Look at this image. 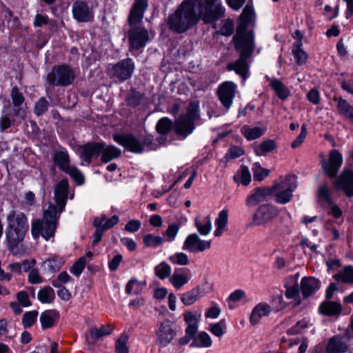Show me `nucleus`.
Listing matches in <instances>:
<instances>
[{"instance_id":"9b49d317","label":"nucleus","mask_w":353,"mask_h":353,"mask_svg":"<svg viewBox=\"0 0 353 353\" xmlns=\"http://www.w3.org/2000/svg\"><path fill=\"white\" fill-rule=\"evenodd\" d=\"M279 210L276 207L270 204L261 205L252 219V225H263L277 216Z\"/></svg>"},{"instance_id":"a18cd8bd","label":"nucleus","mask_w":353,"mask_h":353,"mask_svg":"<svg viewBox=\"0 0 353 353\" xmlns=\"http://www.w3.org/2000/svg\"><path fill=\"white\" fill-rule=\"evenodd\" d=\"M276 147V145L274 141L268 139L261 142L259 145L254 148V153L257 156H263L266 153L274 150Z\"/></svg>"},{"instance_id":"052dcab7","label":"nucleus","mask_w":353,"mask_h":353,"mask_svg":"<svg viewBox=\"0 0 353 353\" xmlns=\"http://www.w3.org/2000/svg\"><path fill=\"white\" fill-rule=\"evenodd\" d=\"M38 316V312L37 310H32L26 312L22 319V323L24 327H30L32 326L37 321Z\"/></svg>"},{"instance_id":"f03ea898","label":"nucleus","mask_w":353,"mask_h":353,"mask_svg":"<svg viewBox=\"0 0 353 353\" xmlns=\"http://www.w3.org/2000/svg\"><path fill=\"white\" fill-rule=\"evenodd\" d=\"M5 231L6 247L13 255L19 254V245L21 243L29 229L28 220L23 212L11 210L6 216Z\"/></svg>"},{"instance_id":"f8f14e48","label":"nucleus","mask_w":353,"mask_h":353,"mask_svg":"<svg viewBox=\"0 0 353 353\" xmlns=\"http://www.w3.org/2000/svg\"><path fill=\"white\" fill-rule=\"evenodd\" d=\"M236 89V84L232 81H225L219 85L218 98L226 110H228L233 104Z\"/></svg>"},{"instance_id":"473e14b6","label":"nucleus","mask_w":353,"mask_h":353,"mask_svg":"<svg viewBox=\"0 0 353 353\" xmlns=\"http://www.w3.org/2000/svg\"><path fill=\"white\" fill-rule=\"evenodd\" d=\"M342 310L341 304L334 301H325L320 306L321 312L327 316H339Z\"/></svg>"},{"instance_id":"c9c22d12","label":"nucleus","mask_w":353,"mask_h":353,"mask_svg":"<svg viewBox=\"0 0 353 353\" xmlns=\"http://www.w3.org/2000/svg\"><path fill=\"white\" fill-rule=\"evenodd\" d=\"M228 223V211L227 210H221L218 216L215 219L216 229L214 232L215 236H220L222 235L225 228Z\"/></svg>"},{"instance_id":"5fc2aeb1","label":"nucleus","mask_w":353,"mask_h":353,"mask_svg":"<svg viewBox=\"0 0 353 353\" xmlns=\"http://www.w3.org/2000/svg\"><path fill=\"white\" fill-rule=\"evenodd\" d=\"M180 230V225L178 223H172L170 224L163 233V235L165 236L164 241L171 243L173 242Z\"/></svg>"},{"instance_id":"79ce46f5","label":"nucleus","mask_w":353,"mask_h":353,"mask_svg":"<svg viewBox=\"0 0 353 353\" xmlns=\"http://www.w3.org/2000/svg\"><path fill=\"white\" fill-rule=\"evenodd\" d=\"M303 43L295 41L292 48V54L298 65H302L306 63L307 59V53L301 48Z\"/></svg>"},{"instance_id":"f3484780","label":"nucleus","mask_w":353,"mask_h":353,"mask_svg":"<svg viewBox=\"0 0 353 353\" xmlns=\"http://www.w3.org/2000/svg\"><path fill=\"white\" fill-rule=\"evenodd\" d=\"M336 190L343 192L347 197L353 196V171L344 169L334 182Z\"/></svg>"},{"instance_id":"4d7b16f0","label":"nucleus","mask_w":353,"mask_h":353,"mask_svg":"<svg viewBox=\"0 0 353 353\" xmlns=\"http://www.w3.org/2000/svg\"><path fill=\"white\" fill-rule=\"evenodd\" d=\"M144 98V94L134 90H131L127 98L128 104L132 107L138 106Z\"/></svg>"},{"instance_id":"4468645a","label":"nucleus","mask_w":353,"mask_h":353,"mask_svg":"<svg viewBox=\"0 0 353 353\" xmlns=\"http://www.w3.org/2000/svg\"><path fill=\"white\" fill-rule=\"evenodd\" d=\"M134 70V61L132 59L127 58L112 65L110 73L113 77L124 81L132 77Z\"/></svg>"},{"instance_id":"4be33fe9","label":"nucleus","mask_w":353,"mask_h":353,"mask_svg":"<svg viewBox=\"0 0 353 353\" xmlns=\"http://www.w3.org/2000/svg\"><path fill=\"white\" fill-rule=\"evenodd\" d=\"M148 6V0H135L128 17V23L130 26L140 23Z\"/></svg>"},{"instance_id":"774afa93","label":"nucleus","mask_w":353,"mask_h":353,"mask_svg":"<svg viewBox=\"0 0 353 353\" xmlns=\"http://www.w3.org/2000/svg\"><path fill=\"white\" fill-rule=\"evenodd\" d=\"M318 194L325 204L333 201L331 197V190L327 185H322L319 188Z\"/></svg>"},{"instance_id":"3c124183","label":"nucleus","mask_w":353,"mask_h":353,"mask_svg":"<svg viewBox=\"0 0 353 353\" xmlns=\"http://www.w3.org/2000/svg\"><path fill=\"white\" fill-rule=\"evenodd\" d=\"M155 274L161 280H164L171 276L172 269L166 262H161L157 265L155 268Z\"/></svg>"},{"instance_id":"58836bf2","label":"nucleus","mask_w":353,"mask_h":353,"mask_svg":"<svg viewBox=\"0 0 353 353\" xmlns=\"http://www.w3.org/2000/svg\"><path fill=\"white\" fill-rule=\"evenodd\" d=\"M64 263L65 261L63 257L56 254H50L43 262V265L47 266L49 271L54 272L59 270Z\"/></svg>"},{"instance_id":"a878e982","label":"nucleus","mask_w":353,"mask_h":353,"mask_svg":"<svg viewBox=\"0 0 353 353\" xmlns=\"http://www.w3.org/2000/svg\"><path fill=\"white\" fill-rule=\"evenodd\" d=\"M191 279L190 271L188 269L175 270L170 277V282L176 290L181 289L188 283Z\"/></svg>"},{"instance_id":"2eb2a0df","label":"nucleus","mask_w":353,"mask_h":353,"mask_svg":"<svg viewBox=\"0 0 353 353\" xmlns=\"http://www.w3.org/2000/svg\"><path fill=\"white\" fill-rule=\"evenodd\" d=\"M211 241L203 240L198 234L193 233L189 234L185 239L182 250L190 253L196 254L204 252L210 248Z\"/></svg>"},{"instance_id":"e433bc0d","label":"nucleus","mask_w":353,"mask_h":353,"mask_svg":"<svg viewBox=\"0 0 353 353\" xmlns=\"http://www.w3.org/2000/svg\"><path fill=\"white\" fill-rule=\"evenodd\" d=\"M334 100L337 101V108L340 114L347 117L353 123V107L342 97L335 96Z\"/></svg>"},{"instance_id":"bb28decb","label":"nucleus","mask_w":353,"mask_h":353,"mask_svg":"<svg viewBox=\"0 0 353 353\" xmlns=\"http://www.w3.org/2000/svg\"><path fill=\"white\" fill-rule=\"evenodd\" d=\"M321 287V282L314 277H304L301 282V291L304 297H308Z\"/></svg>"},{"instance_id":"39448f33","label":"nucleus","mask_w":353,"mask_h":353,"mask_svg":"<svg viewBox=\"0 0 353 353\" xmlns=\"http://www.w3.org/2000/svg\"><path fill=\"white\" fill-rule=\"evenodd\" d=\"M296 177L295 175H288L281 179L279 183H274L271 189L272 195L275 197V201L280 204L289 203L293 196L292 193L296 188Z\"/></svg>"},{"instance_id":"338daca9","label":"nucleus","mask_w":353,"mask_h":353,"mask_svg":"<svg viewBox=\"0 0 353 353\" xmlns=\"http://www.w3.org/2000/svg\"><path fill=\"white\" fill-rule=\"evenodd\" d=\"M49 107L48 101L44 98H40L35 103L34 111L36 115L41 116L46 112Z\"/></svg>"},{"instance_id":"6e6552de","label":"nucleus","mask_w":353,"mask_h":353,"mask_svg":"<svg viewBox=\"0 0 353 353\" xmlns=\"http://www.w3.org/2000/svg\"><path fill=\"white\" fill-rule=\"evenodd\" d=\"M75 78L74 70L68 65L55 66L46 76V81L55 86H67L71 84Z\"/></svg>"},{"instance_id":"e2e57ef3","label":"nucleus","mask_w":353,"mask_h":353,"mask_svg":"<svg viewBox=\"0 0 353 353\" xmlns=\"http://www.w3.org/2000/svg\"><path fill=\"white\" fill-rule=\"evenodd\" d=\"M199 101H192L188 105L186 113L183 115L195 121V120L199 117Z\"/></svg>"},{"instance_id":"7c9ffc66","label":"nucleus","mask_w":353,"mask_h":353,"mask_svg":"<svg viewBox=\"0 0 353 353\" xmlns=\"http://www.w3.org/2000/svg\"><path fill=\"white\" fill-rule=\"evenodd\" d=\"M333 279L339 283L353 285V266L345 265L336 274Z\"/></svg>"},{"instance_id":"0eeeda50","label":"nucleus","mask_w":353,"mask_h":353,"mask_svg":"<svg viewBox=\"0 0 353 353\" xmlns=\"http://www.w3.org/2000/svg\"><path fill=\"white\" fill-rule=\"evenodd\" d=\"M114 141L125 148L128 151L134 153H141L150 149L152 137L150 135L138 139L134 136L128 134H114Z\"/></svg>"},{"instance_id":"69168bd1","label":"nucleus","mask_w":353,"mask_h":353,"mask_svg":"<svg viewBox=\"0 0 353 353\" xmlns=\"http://www.w3.org/2000/svg\"><path fill=\"white\" fill-rule=\"evenodd\" d=\"M72 280L71 276L68 274L67 272H61L57 279L52 281V285L56 288H59L62 286V284H65Z\"/></svg>"},{"instance_id":"6ab92c4d","label":"nucleus","mask_w":353,"mask_h":353,"mask_svg":"<svg viewBox=\"0 0 353 353\" xmlns=\"http://www.w3.org/2000/svg\"><path fill=\"white\" fill-rule=\"evenodd\" d=\"M10 97L13 105V116L21 121L26 118V110L23 108L25 98L17 86L12 88Z\"/></svg>"},{"instance_id":"72a5a7b5","label":"nucleus","mask_w":353,"mask_h":353,"mask_svg":"<svg viewBox=\"0 0 353 353\" xmlns=\"http://www.w3.org/2000/svg\"><path fill=\"white\" fill-rule=\"evenodd\" d=\"M286 288L285 295L288 299H295L299 292L298 285V275L288 278L285 284Z\"/></svg>"},{"instance_id":"bf43d9fd","label":"nucleus","mask_w":353,"mask_h":353,"mask_svg":"<svg viewBox=\"0 0 353 353\" xmlns=\"http://www.w3.org/2000/svg\"><path fill=\"white\" fill-rule=\"evenodd\" d=\"M173 125L174 123L168 118H162L158 121L156 128L159 133L166 134L173 128Z\"/></svg>"},{"instance_id":"2f4dec72","label":"nucleus","mask_w":353,"mask_h":353,"mask_svg":"<svg viewBox=\"0 0 353 353\" xmlns=\"http://www.w3.org/2000/svg\"><path fill=\"white\" fill-rule=\"evenodd\" d=\"M93 254L88 252L85 255L80 257L70 268V272L76 276H79L85 268V265L92 260Z\"/></svg>"},{"instance_id":"b1692460","label":"nucleus","mask_w":353,"mask_h":353,"mask_svg":"<svg viewBox=\"0 0 353 353\" xmlns=\"http://www.w3.org/2000/svg\"><path fill=\"white\" fill-rule=\"evenodd\" d=\"M272 194L271 188H257L246 199V205L250 207L267 201Z\"/></svg>"},{"instance_id":"37998d69","label":"nucleus","mask_w":353,"mask_h":353,"mask_svg":"<svg viewBox=\"0 0 353 353\" xmlns=\"http://www.w3.org/2000/svg\"><path fill=\"white\" fill-rule=\"evenodd\" d=\"M234 181L237 183H241L243 185H248L251 181V174L247 166L242 165L233 176Z\"/></svg>"},{"instance_id":"cd10ccee","label":"nucleus","mask_w":353,"mask_h":353,"mask_svg":"<svg viewBox=\"0 0 353 353\" xmlns=\"http://www.w3.org/2000/svg\"><path fill=\"white\" fill-rule=\"evenodd\" d=\"M59 319V313L56 310H46L41 314L40 322L43 330L54 327Z\"/></svg>"},{"instance_id":"c03bdc74","label":"nucleus","mask_w":353,"mask_h":353,"mask_svg":"<svg viewBox=\"0 0 353 353\" xmlns=\"http://www.w3.org/2000/svg\"><path fill=\"white\" fill-rule=\"evenodd\" d=\"M199 295L200 290L199 287H196L183 293L181 295V301L185 305H191L199 299Z\"/></svg>"},{"instance_id":"09e8293b","label":"nucleus","mask_w":353,"mask_h":353,"mask_svg":"<svg viewBox=\"0 0 353 353\" xmlns=\"http://www.w3.org/2000/svg\"><path fill=\"white\" fill-rule=\"evenodd\" d=\"M106 219L105 215H102L100 217L95 218L93 222L96 230L93 235V244H97L101 241L105 230L101 228L102 223Z\"/></svg>"},{"instance_id":"4c0bfd02","label":"nucleus","mask_w":353,"mask_h":353,"mask_svg":"<svg viewBox=\"0 0 353 353\" xmlns=\"http://www.w3.org/2000/svg\"><path fill=\"white\" fill-rule=\"evenodd\" d=\"M195 226L200 234L203 236L209 234L212 230V223L210 216L196 217L195 219Z\"/></svg>"},{"instance_id":"8fccbe9b","label":"nucleus","mask_w":353,"mask_h":353,"mask_svg":"<svg viewBox=\"0 0 353 353\" xmlns=\"http://www.w3.org/2000/svg\"><path fill=\"white\" fill-rule=\"evenodd\" d=\"M145 286V283L132 279L127 283L125 286V292L128 294H138L142 292Z\"/></svg>"},{"instance_id":"20e7f679","label":"nucleus","mask_w":353,"mask_h":353,"mask_svg":"<svg viewBox=\"0 0 353 353\" xmlns=\"http://www.w3.org/2000/svg\"><path fill=\"white\" fill-rule=\"evenodd\" d=\"M196 8L198 9L199 17L205 23H214L223 17L225 14V8L222 0H200Z\"/></svg>"},{"instance_id":"f257e3e1","label":"nucleus","mask_w":353,"mask_h":353,"mask_svg":"<svg viewBox=\"0 0 353 353\" xmlns=\"http://www.w3.org/2000/svg\"><path fill=\"white\" fill-rule=\"evenodd\" d=\"M68 194V182L65 179L61 180L54 190V199L60 208L57 211L56 205H50L44 211L43 219H37L32 223L31 232L34 239L40 235L46 241L53 237L57 228L59 214L63 210Z\"/></svg>"},{"instance_id":"ddd939ff","label":"nucleus","mask_w":353,"mask_h":353,"mask_svg":"<svg viewBox=\"0 0 353 353\" xmlns=\"http://www.w3.org/2000/svg\"><path fill=\"white\" fill-rule=\"evenodd\" d=\"M130 46L132 50H139L145 46L149 41L148 31L143 27H132L128 32Z\"/></svg>"},{"instance_id":"393cba45","label":"nucleus","mask_w":353,"mask_h":353,"mask_svg":"<svg viewBox=\"0 0 353 353\" xmlns=\"http://www.w3.org/2000/svg\"><path fill=\"white\" fill-rule=\"evenodd\" d=\"M348 341L343 336L335 335L330 339L326 351L327 353H344L348 350Z\"/></svg>"},{"instance_id":"a19ab883","label":"nucleus","mask_w":353,"mask_h":353,"mask_svg":"<svg viewBox=\"0 0 353 353\" xmlns=\"http://www.w3.org/2000/svg\"><path fill=\"white\" fill-rule=\"evenodd\" d=\"M212 342L210 335L205 332H201L194 339L193 341L190 345V347H209L212 345Z\"/></svg>"},{"instance_id":"0e129e2a","label":"nucleus","mask_w":353,"mask_h":353,"mask_svg":"<svg viewBox=\"0 0 353 353\" xmlns=\"http://www.w3.org/2000/svg\"><path fill=\"white\" fill-rule=\"evenodd\" d=\"M327 214L332 216L335 219H339L342 214L343 211L341 208L336 204L333 201L325 204Z\"/></svg>"},{"instance_id":"1a4fd4ad","label":"nucleus","mask_w":353,"mask_h":353,"mask_svg":"<svg viewBox=\"0 0 353 353\" xmlns=\"http://www.w3.org/2000/svg\"><path fill=\"white\" fill-rule=\"evenodd\" d=\"M57 166L65 173L69 174L79 185L84 182V177L80 170L74 165H70L69 155L65 150L57 151L53 156Z\"/></svg>"},{"instance_id":"ea45409f","label":"nucleus","mask_w":353,"mask_h":353,"mask_svg":"<svg viewBox=\"0 0 353 353\" xmlns=\"http://www.w3.org/2000/svg\"><path fill=\"white\" fill-rule=\"evenodd\" d=\"M37 297L42 303H52L55 299V292L51 287L45 286L39 290Z\"/></svg>"},{"instance_id":"9d476101","label":"nucleus","mask_w":353,"mask_h":353,"mask_svg":"<svg viewBox=\"0 0 353 353\" xmlns=\"http://www.w3.org/2000/svg\"><path fill=\"white\" fill-rule=\"evenodd\" d=\"M177 335L176 327L168 321L158 325L155 332V343L160 348L167 347Z\"/></svg>"},{"instance_id":"dca6fc26","label":"nucleus","mask_w":353,"mask_h":353,"mask_svg":"<svg viewBox=\"0 0 353 353\" xmlns=\"http://www.w3.org/2000/svg\"><path fill=\"white\" fill-rule=\"evenodd\" d=\"M342 163V154L338 150L334 149L330 150L328 159L323 161L322 166L325 174L334 178L336 176Z\"/></svg>"},{"instance_id":"13d9d810","label":"nucleus","mask_w":353,"mask_h":353,"mask_svg":"<svg viewBox=\"0 0 353 353\" xmlns=\"http://www.w3.org/2000/svg\"><path fill=\"white\" fill-rule=\"evenodd\" d=\"M254 179L262 181L269 175L270 170L261 167L259 163H255L252 167Z\"/></svg>"},{"instance_id":"49530a36","label":"nucleus","mask_w":353,"mask_h":353,"mask_svg":"<svg viewBox=\"0 0 353 353\" xmlns=\"http://www.w3.org/2000/svg\"><path fill=\"white\" fill-rule=\"evenodd\" d=\"M241 132L248 141L256 139L263 135V131L259 127L250 128L244 125L241 128Z\"/></svg>"},{"instance_id":"680f3d73","label":"nucleus","mask_w":353,"mask_h":353,"mask_svg":"<svg viewBox=\"0 0 353 353\" xmlns=\"http://www.w3.org/2000/svg\"><path fill=\"white\" fill-rule=\"evenodd\" d=\"M310 327V321L305 319L298 321L293 327L287 331L289 335H296L299 334L302 330Z\"/></svg>"},{"instance_id":"423d86ee","label":"nucleus","mask_w":353,"mask_h":353,"mask_svg":"<svg viewBox=\"0 0 353 353\" xmlns=\"http://www.w3.org/2000/svg\"><path fill=\"white\" fill-rule=\"evenodd\" d=\"M234 48L241 55L251 57L254 50L253 32L248 30L243 24L237 27L236 32L232 39Z\"/></svg>"},{"instance_id":"a211bd4d","label":"nucleus","mask_w":353,"mask_h":353,"mask_svg":"<svg viewBox=\"0 0 353 353\" xmlns=\"http://www.w3.org/2000/svg\"><path fill=\"white\" fill-rule=\"evenodd\" d=\"M72 16L78 22L91 21L94 18L92 8L82 1H75L72 6Z\"/></svg>"},{"instance_id":"f704fd0d","label":"nucleus","mask_w":353,"mask_h":353,"mask_svg":"<svg viewBox=\"0 0 353 353\" xmlns=\"http://www.w3.org/2000/svg\"><path fill=\"white\" fill-rule=\"evenodd\" d=\"M103 143V149L101 150V161L104 163H108L114 159L118 158L121 156V151L118 148L110 145H105Z\"/></svg>"},{"instance_id":"de8ad7c7","label":"nucleus","mask_w":353,"mask_h":353,"mask_svg":"<svg viewBox=\"0 0 353 353\" xmlns=\"http://www.w3.org/2000/svg\"><path fill=\"white\" fill-rule=\"evenodd\" d=\"M164 239L160 236L152 234H147L143 238L144 246L152 248H157L163 245Z\"/></svg>"},{"instance_id":"7ed1b4c3","label":"nucleus","mask_w":353,"mask_h":353,"mask_svg":"<svg viewBox=\"0 0 353 353\" xmlns=\"http://www.w3.org/2000/svg\"><path fill=\"white\" fill-rule=\"evenodd\" d=\"M200 0H184L176 10L169 16L168 25L172 31L183 33L194 26L199 21L195 12L196 3Z\"/></svg>"},{"instance_id":"412c9836","label":"nucleus","mask_w":353,"mask_h":353,"mask_svg":"<svg viewBox=\"0 0 353 353\" xmlns=\"http://www.w3.org/2000/svg\"><path fill=\"white\" fill-rule=\"evenodd\" d=\"M250 57L249 56L240 54L239 58L236 61L228 63L227 69L230 71L234 70L245 81L250 74V66L248 62V59Z\"/></svg>"},{"instance_id":"c85d7f7f","label":"nucleus","mask_w":353,"mask_h":353,"mask_svg":"<svg viewBox=\"0 0 353 353\" xmlns=\"http://www.w3.org/2000/svg\"><path fill=\"white\" fill-rule=\"evenodd\" d=\"M272 310L271 306L267 303H260L257 304L252 310L250 315V321L251 324H257L261 318L269 315Z\"/></svg>"},{"instance_id":"6e6d98bb","label":"nucleus","mask_w":353,"mask_h":353,"mask_svg":"<svg viewBox=\"0 0 353 353\" xmlns=\"http://www.w3.org/2000/svg\"><path fill=\"white\" fill-rule=\"evenodd\" d=\"M168 260L172 263L178 265H187L190 263L188 255L184 252H176L170 255Z\"/></svg>"},{"instance_id":"5701e85b","label":"nucleus","mask_w":353,"mask_h":353,"mask_svg":"<svg viewBox=\"0 0 353 353\" xmlns=\"http://www.w3.org/2000/svg\"><path fill=\"white\" fill-rule=\"evenodd\" d=\"M173 129L175 133L186 137L194 130V121L183 115H181L174 123Z\"/></svg>"},{"instance_id":"c756f323","label":"nucleus","mask_w":353,"mask_h":353,"mask_svg":"<svg viewBox=\"0 0 353 353\" xmlns=\"http://www.w3.org/2000/svg\"><path fill=\"white\" fill-rule=\"evenodd\" d=\"M269 81L270 86L275 92L276 96L282 100H285L290 95L289 89L278 79L265 77Z\"/></svg>"},{"instance_id":"864d4df0","label":"nucleus","mask_w":353,"mask_h":353,"mask_svg":"<svg viewBox=\"0 0 353 353\" xmlns=\"http://www.w3.org/2000/svg\"><path fill=\"white\" fill-rule=\"evenodd\" d=\"M112 332V327L110 325H101L99 328L93 327L90 330V334L94 339H99L104 336L109 335Z\"/></svg>"},{"instance_id":"603ef678","label":"nucleus","mask_w":353,"mask_h":353,"mask_svg":"<svg viewBox=\"0 0 353 353\" xmlns=\"http://www.w3.org/2000/svg\"><path fill=\"white\" fill-rule=\"evenodd\" d=\"M129 340V336L123 332L115 341V353H129V348L127 343Z\"/></svg>"},{"instance_id":"aec40b11","label":"nucleus","mask_w":353,"mask_h":353,"mask_svg":"<svg viewBox=\"0 0 353 353\" xmlns=\"http://www.w3.org/2000/svg\"><path fill=\"white\" fill-rule=\"evenodd\" d=\"M102 149L101 143H88L82 146L80 158L86 165H89L92 158H97L101 154Z\"/></svg>"}]
</instances>
